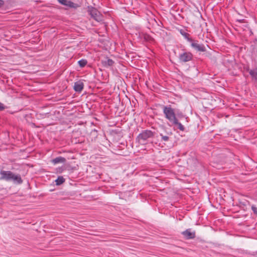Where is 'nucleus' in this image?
<instances>
[{"mask_svg": "<svg viewBox=\"0 0 257 257\" xmlns=\"http://www.w3.org/2000/svg\"><path fill=\"white\" fill-rule=\"evenodd\" d=\"M155 133L150 130H145L140 133L137 137V140L141 145H145L149 139L154 137Z\"/></svg>", "mask_w": 257, "mask_h": 257, "instance_id": "nucleus-1", "label": "nucleus"}, {"mask_svg": "<svg viewBox=\"0 0 257 257\" xmlns=\"http://www.w3.org/2000/svg\"><path fill=\"white\" fill-rule=\"evenodd\" d=\"M163 113L165 117L171 122L173 121L176 122L177 117L176 116V111L175 109L169 106H164L163 108Z\"/></svg>", "mask_w": 257, "mask_h": 257, "instance_id": "nucleus-2", "label": "nucleus"}, {"mask_svg": "<svg viewBox=\"0 0 257 257\" xmlns=\"http://www.w3.org/2000/svg\"><path fill=\"white\" fill-rule=\"evenodd\" d=\"M88 12L91 17L97 22H101L102 20V16L100 13L95 8H88Z\"/></svg>", "mask_w": 257, "mask_h": 257, "instance_id": "nucleus-3", "label": "nucleus"}, {"mask_svg": "<svg viewBox=\"0 0 257 257\" xmlns=\"http://www.w3.org/2000/svg\"><path fill=\"white\" fill-rule=\"evenodd\" d=\"M193 55L190 52L184 51L179 55V60L180 62L186 63L191 61L193 59Z\"/></svg>", "mask_w": 257, "mask_h": 257, "instance_id": "nucleus-4", "label": "nucleus"}, {"mask_svg": "<svg viewBox=\"0 0 257 257\" xmlns=\"http://www.w3.org/2000/svg\"><path fill=\"white\" fill-rule=\"evenodd\" d=\"M190 42L191 43V47L197 51L200 52H205L206 51L205 47L203 44H198L197 41L193 39L192 41Z\"/></svg>", "mask_w": 257, "mask_h": 257, "instance_id": "nucleus-5", "label": "nucleus"}, {"mask_svg": "<svg viewBox=\"0 0 257 257\" xmlns=\"http://www.w3.org/2000/svg\"><path fill=\"white\" fill-rule=\"evenodd\" d=\"M182 234L183 235L184 237L187 239H193L195 237V232L191 231V229H187L186 230L182 232Z\"/></svg>", "mask_w": 257, "mask_h": 257, "instance_id": "nucleus-6", "label": "nucleus"}, {"mask_svg": "<svg viewBox=\"0 0 257 257\" xmlns=\"http://www.w3.org/2000/svg\"><path fill=\"white\" fill-rule=\"evenodd\" d=\"M84 87V84L81 81H78L74 83L73 86L74 89L76 92H81Z\"/></svg>", "mask_w": 257, "mask_h": 257, "instance_id": "nucleus-7", "label": "nucleus"}, {"mask_svg": "<svg viewBox=\"0 0 257 257\" xmlns=\"http://www.w3.org/2000/svg\"><path fill=\"white\" fill-rule=\"evenodd\" d=\"M102 65L105 67H108L112 66L114 64V61L108 57H106L105 60L101 61Z\"/></svg>", "mask_w": 257, "mask_h": 257, "instance_id": "nucleus-8", "label": "nucleus"}, {"mask_svg": "<svg viewBox=\"0 0 257 257\" xmlns=\"http://www.w3.org/2000/svg\"><path fill=\"white\" fill-rule=\"evenodd\" d=\"M66 161V160L65 158L62 157H58L52 160L51 162L54 164L56 165L57 164H63L65 163Z\"/></svg>", "mask_w": 257, "mask_h": 257, "instance_id": "nucleus-9", "label": "nucleus"}, {"mask_svg": "<svg viewBox=\"0 0 257 257\" xmlns=\"http://www.w3.org/2000/svg\"><path fill=\"white\" fill-rule=\"evenodd\" d=\"M172 135V133H167L166 135L163 134V133H160V136L161 137V141L163 142H168L170 139V137Z\"/></svg>", "mask_w": 257, "mask_h": 257, "instance_id": "nucleus-10", "label": "nucleus"}, {"mask_svg": "<svg viewBox=\"0 0 257 257\" xmlns=\"http://www.w3.org/2000/svg\"><path fill=\"white\" fill-rule=\"evenodd\" d=\"M1 179H5L7 181L12 180L15 183L21 184L23 181L22 178H1Z\"/></svg>", "mask_w": 257, "mask_h": 257, "instance_id": "nucleus-11", "label": "nucleus"}, {"mask_svg": "<svg viewBox=\"0 0 257 257\" xmlns=\"http://www.w3.org/2000/svg\"><path fill=\"white\" fill-rule=\"evenodd\" d=\"M1 175L2 176V177H18V176H15L11 171H1Z\"/></svg>", "mask_w": 257, "mask_h": 257, "instance_id": "nucleus-12", "label": "nucleus"}, {"mask_svg": "<svg viewBox=\"0 0 257 257\" xmlns=\"http://www.w3.org/2000/svg\"><path fill=\"white\" fill-rule=\"evenodd\" d=\"M180 34L184 36V37L188 41L191 42L192 41V39L190 37V34L185 32L184 30L181 29L180 30Z\"/></svg>", "mask_w": 257, "mask_h": 257, "instance_id": "nucleus-13", "label": "nucleus"}, {"mask_svg": "<svg viewBox=\"0 0 257 257\" xmlns=\"http://www.w3.org/2000/svg\"><path fill=\"white\" fill-rule=\"evenodd\" d=\"M249 74L255 81H257V68L249 71Z\"/></svg>", "mask_w": 257, "mask_h": 257, "instance_id": "nucleus-14", "label": "nucleus"}, {"mask_svg": "<svg viewBox=\"0 0 257 257\" xmlns=\"http://www.w3.org/2000/svg\"><path fill=\"white\" fill-rule=\"evenodd\" d=\"M175 121H176V123L174 121H173L171 123L173 124L177 125L178 126V128L179 129L180 131H184L185 130L184 126L181 123L179 122L177 118L176 119V120Z\"/></svg>", "mask_w": 257, "mask_h": 257, "instance_id": "nucleus-15", "label": "nucleus"}, {"mask_svg": "<svg viewBox=\"0 0 257 257\" xmlns=\"http://www.w3.org/2000/svg\"><path fill=\"white\" fill-rule=\"evenodd\" d=\"M78 63L80 67L83 68L87 64V61L85 59H81L78 61Z\"/></svg>", "mask_w": 257, "mask_h": 257, "instance_id": "nucleus-16", "label": "nucleus"}, {"mask_svg": "<svg viewBox=\"0 0 257 257\" xmlns=\"http://www.w3.org/2000/svg\"><path fill=\"white\" fill-rule=\"evenodd\" d=\"M58 2L62 5L64 6H70V4L72 3L68 0H58Z\"/></svg>", "mask_w": 257, "mask_h": 257, "instance_id": "nucleus-17", "label": "nucleus"}, {"mask_svg": "<svg viewBox=\"0 0 257 257\" xmlns=\"http://www.w3.org/2000/svg\"><path fill=\"white\" fill-rule=\"evenodd\" d=\"M64 181V178H57V179L55 180L56 185H60L62 184Z\"/></svg>", "mask_w": 257, "mask_h": 257, "instance_id": "nucleus-18", "label": "nucleus"}, {"mask_svg": "<svg viewBox=\"0 0 257 257\" xmlns=\"http://www.w3.org/2000/svg\"><path fill=\"white\" fill-rule=\"evenodd\" d=\"M66 169V167L65 166H61V167H58L56 169V173H61L63 172V171Z\"/></svg>", "mask_w": 257, "mask_h": 257, "instance_id": "nucleus-19", "label": "nucleus"}, {"mask_svg": "<svg viewBox=\"0 0 257 257\" xmlns=\"http://www.w3.org/2000/svg\"><path fill=\"white\" fill-rule=\"evenodd\" d=\"M144 39L146 41L150 42L154 41V39L152 37L149 36V35H147V34L145 35Z\"/></svg>", "mask_w": 257, "mask_h": 257, "instance_id": "nucleus-20", "label": "nucleus"}, {"mask_svg": "<svg viewBox=\"0 0 257 257\" xmlns=\"http://www.w3.org/2000/svg\"><path fill=\"white\" fill-rule=\"evenodd\" d=\"M251 208L254 214L257 216V207L254 205H252Z\"/></svg>", "mask_w": 257, "mask_h": 257, "instance_id": "nucleus-21", "label": "nucleus"}, {"mask_svg": "<svg viewBox=\"0 0 257 257\" xmlns=\"http://www.w3.org/2000/svg\"><path fill=\"white\" fill-rule=\"evenodd\" d=\"M176 116L177 115L179 117H183L184 116L181 112L176 111Z\"/></svg>", "mask_w": 257, "mask_h": 257, "instance_id": "nucleus-22", "label": "nucleus"}, {"mask_svg": "<svg viewBox=\"0 0 257 257\" xmlns=\"http://www.w3.org/2000/svg\"><path fill=\"white\" fill-rule=\"evenodd\" d=\"M5 108V105L2 103L0 102V111L4 110Z\"/></svg>", "mask_w": 257, "mask_h": 257, "instance_id": "nucleus-23", "label": "nucleus"}, {"mask_svg": "<svg viewBox=\"0 0 257 257\" xmlns=\"http://www.w3.org/2000/svg\"><path fill=\"white\" fill-rule=\"evenodd\" d=\"M236 22L239 23H244V20H243V19H242V20H237L236 21Z\"/></svg>", "mask_w": 257, "mask_h": 257, "instance_id": "nucleus-24", "label": "nucleus"}, {"mask_svg": "<svg viewBox=\"0 0 257 257\" xmlns=\"http://www.w3.org/2000/svg\"><path fill=\"white\" fill-rule=\"evenodd\" d=\"M4 1L3 0H0V8L2 7L4 5Z\"/></svg>", "mask_w": 257, "mask_h": 257, "instance_id": "nucleus-25", "label": "nucleus"}]
</instances>
